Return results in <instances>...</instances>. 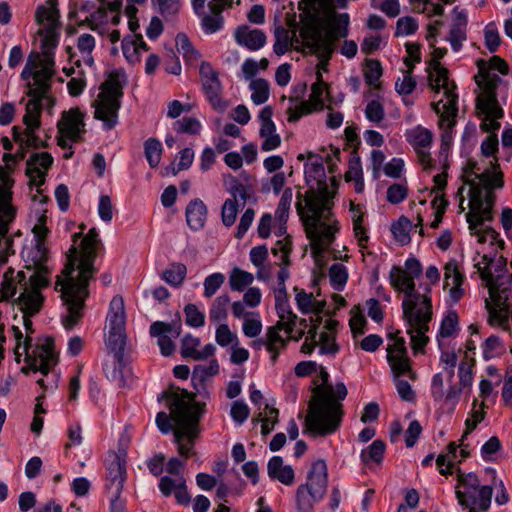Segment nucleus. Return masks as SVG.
Here are the masks:
<instances>
[{
    "mask_svg": "<svg viewBox=\"0 0 512 512\" xmlns=\"http://www.w3.org/2000/svg\"><path fill=\"white\" fill-rule=\"evenodd\" d=\"M84 229V226H81ZM83 230L72 236L73 245L67 253V263L61 275L57 276L55 290L61 292L65 313L62 315V324L72 329L82 318L84 303L88 297V284L96 273L94 261L97 251L102 247L98 232L91 228L80 243V250L76 247Z\"/></svg>",
    "mask_w": 512,
    "mask_h": 512,
    "instance_id": "obj_1",
    "label": "nucleus"
},
{
    "mask_svg": "<svg viewBox=\"0 0 512 512\" xmlns=\"http://www.w3.org/2000/svg\"><path fill=\"white\" fill-rule=\"evenodd\" d=\"M305 179L310 186L306 192V212L298 207L303 219L307 237L310 239L312 255L319 262L324 252L331 246L336 233L340 230L339 222L331 217L333 191L326 182L324 157L308 153L304 168Z\"/></svg>",
    "mask_w": 512,
    "mask_h": 512,
    "instance_id": "obj_2",
    "label": "nucleus"
},
{
    "mask_svg": "<svg viewBox=\"0 0 512 512\" xmlns=\"http://www.w3.org/2000/svg\"><path fill=\"white\" fill-rule=\"evenodd\" d=\"M167 401L170 414L164 411L156 415V425L161 433L173 432L178 453L189 457L193 453L194 441L199 436V422L205 404L195 401V395L184 389L166 390L158 400Z\"/></svg>",
    "mask_w": 512,
    "mask_h": 512,
    "instance_id": "obj_3",
    "label": "nucleus"
},
{
    "mask_svg": "<svg viewBox=\"0 0 512 512\" xmlns=\"http://www.w3.org/2000/svg\"><path fill=\"white\" fill-rule=\"evenodd\" d=\"M301 11V35L306 44V52L315 54L319 59L317 72L327 71L329 60L336 43L348 36L350 18L348 13L334 14L324 31L323 20L315 0H301L298 3Z\"/></svg>",
    "mask_w": 512,
    "mask_h": 512,
    "instance_id": "obj_4",
    "label": "nucleus"
},
{
    "mask_svg": "<svg viewBox=\"0 0 512 512\" xmlns=\"http://www.w3.org/2000/svg\"><path fill=\"white\" fill-rule=\"evenodd\" d=\"M390 280L396 290L404 293L403 317L407 323L412 349L415 353L422 352L429 342L426 334L430 329L429 323L433 315L431 287L428 284H420L419 289L422 292L416 291L415 280L398 266L391 269Z\"/></svg>",
    "mask_w": 512,
    "mask_h": 512,
    "instance_id": "obj_5",
    "label": "nucleus"
},
{
    "mask_svg": "<svg viewBox=\"0 0 512 512\" xmlns=\"http://www.w3.org/2000/svg\"><path fill=\"white\" fill-rule=\"evenodd\" d=\"M26 268L32 270L27 277L25 272H15L8 268L0 286V300H10L15 297L18 290H24L20 302L21 305L37 311L42 300V289L50 284V270L47 266V249L44 242H36L35 246L26 253Z\"/></svg>",
    "mask_w": 512,
    "mask_h": 512,
    "instance_id": "obj_6",
    "label": "nucleus"
},
{
    "mask_svg": "<svg viewBox=\"0 0 512 512\" xmlns=\"http://www.w3.org/2000/svg\"><path fill=\"white\" fill-rule=\"evenodd\" d=\"M319 377L322 384L315 389V398L310 403L305 419V431L314 436H325L334 433L340 426L342 418V401L347 396L344 383L334 387L329 384V373L320 366Z\"/></svg>",
    "mask_w": 512,
    "mask_h": 512,
    "instance_id": "obj_7",
    "label": "nucleus"
},
{
    "mask_svg": "<svg viewBox=\"0 0 512 512\" xmlns=\"http://www.w3.org/2000/svg\"><path fill=\"white\" fill-rule=\"evenodd\" d=\"M477 66L478 74L475 76V80L481 92L476 98V107L485 115L481 128L484 131L498 130L500 123L497 122V119L502 118L504 113L499 106L496 89L501 84L502 79L496 73L490 72V69L497 70L502 75H507L509 67L499 56H493L490 59L489 66L484 60H479Z\"/></svg>",
    "mask_w": 512,
    "mask_h": 512,
    "instance_id": "obj_8",
    "label": "nucleus"
},
{
    "mask_svg": "<svg viewBox=\"0 0 512 512\" xmlns=\"http://www.w3.org/2000/svg\"><path fill=\"white\" fill-rule=\"evenodd\" d=\"M465 174L466 184L470 186V211L466 214V219L473 229L483 218H491V208L495 203L493 189L503 186V175L501 172L493 173L489 169L481 171L478 164L473 161L468 162Z\"/></svg>",
    "mask_w": 512,
    "mask_h": 512,
    "instance_id": "obj_9",
    "label": "nucleus"
},
{
    "mask_svg": "<svg viewBox=\"0 0 512 512\" xmlns=\"http://www.w3.org/2000/svg\"><path fill=\"white\" fill-rule=\"evenodd\" d=\"M125 74L122 71H112L104 83L92 106L95 108L94 117L103 122L106 130H111L118 123V111L121 107Z\"/></svg>",
    "mask_w": 512,
    "mask_h": 512,
    "instance_id": "obj_10",
    "label": "nucleus"
},
{
    "mask_svg": "<svg viewBox=\"0 0 512 512\" xmlns=\"http://www.w3.org/2000/svg\"><path fill=\"white\" fill-rule=\"evenodd\" d=\"M457 479V499L462 506L469 508V512H475L476 508L485 511L490 507L492 487L480 485L475 473H462L458 470Z\"/></svg>",
    "mask_w": 512,
    "mask_h": 512,
    "instance_id": "obj_11",
    "label": "nucleus"
},
{
    "mask_svg": "<svg viewBox=\"0 0 512 512\" xmlns=\"http://www.w3.org/2000/svg\"><path fill=\"white\" fill-rule=\"evenodd\" d=\"M12 329L16 339L14 353L17 362H20V357L24 354L30 369L35 372L39 371L43 376H46L54 364V353L52 350L53 341L47 340L46 343L33 347L31 345V338L26 336L23 346H21V340L23 338L21 330L16 326H13Z\"/></svg>",
    "mask_w": 512,
    "mask_h": 512,
    "instance_id": "obj_12",
    "label": "nucleus"
},
{
    "mask_svg": "<svg viewBox=\"0 0 512 512\" xmlns=\"http://www.w3.org/2000/svg\"><path fill=\"white\" fill-rule=\"evenodd\" d=\"M327 481V465L324 460H317L312 464L306 483L297 489L296 502L300 511H309L322 499L326 493Z\"/></svg>",
    "mask_w": 512,
    "mask_h": 512,
    "instance_id": "obj_13",
    "label": "nucleus"
},
{
    "mask_svg": "<svg viewBox=\"0 0 512 512\" xmlns=\"http://www.w3.org/2000/svg\"><path fill=\"white\" fill-rule=\"evenodd\" d=\"M126 453H113L107 465L106 490L111 512L125 509V499L121 493L126 480Z\"/></svg>",
    "mask_w": 512,
    "mask_h": 512,
    "instance_id": "obj_14",
    "label": "nucleus"
},
{
    "mask_svg": "<svg viewBox=\"0 0 512 512\" xmlns=\"http://www.w3.org/2000/svg\"><path fill=\"white\" fill-rule=\"evenodd\" d=\"M431 83L433 89L438 90L441 86L444 87L447 97V103L444 106L445 111L441 115V120H439V127L442 130L441 145L444 148L445 146H449L452 142V130L456 124L455 118L458 113V95L455 93L456 85L453 83L450 84L448 81L446 70H440L436 82Z\"/></svg>",
    "mask_w": 512,
    "mask_h": 512,
    "instance_id": "obj_15",
    "label": "nucleus"
},
{
    "mask_svg": "<svg viewBox=\"0 0 512 512\" xmlns=\"http://www.w3.org/2000/svg\"><path fill=\"white\" fill-rule=\"evenodd\" d=\"M13 180L5 173L0 174V263L6 260L11 238L7 236L9 223L14 220L15 208L11 205Z\"/></svg>",
    "mask_w": 512,
    "mask_h": 512,
    "instance_id": "obj_16",
    "label": "nucleus"
},
{
    "mask_svg": "<svg viewBox=\"0 0 512 512\" xmlns=\"http://www.w3.org/2000/svg\"><path fill=\"white\" fill-rule=\"evenodd\" d=\"M200 82L205 97L213 109L223 112L228 102L222 98L223 87L219 73L209 62H202L199 69Z\"/></svg>",
    "mask_w": 512,
    "mask_h": 512,
    "instance_id": "obj_17",
    "label": "nucleus"
},
{
    "mask_svg": "<svg viewBox=\"0 0 512 512\" xmlns=\"http://www.w3.org/2000/svg\"><path fill=\"white\" fill-rule=\"evenodd\" d=\"M393 340V344L387 348V361L395 378L401 375H408L411 379H415V373L411 369L410 359L407 356V349L403 337L389 335Z\"/></svg>",
    "mask_w": 512,
    "mask_h": 512,
    "instance_id": "obj_18",
    "label": "nucleus"
},
{
    "mask_svg": "<svg viewBox=\"0 0 512 512\" xmlns=\"http://www.w3.org/2000/svg\"><path fill=\"white\" fill-rule=\"evenodd\" d=\"M149 333L157 338V344L163 356H171L175 351V344L172 338H178L181 333V323L172 321L170 323L155 321L150 325Z\"/></svg>",
    "mask_w": 512,
    "mask_h": 512,
    "instance_id": "obj_19",
    "label": "nucleus"
},
{
    "mask_svg": "<svg viewBox=\"0 0 512 512\" xmlns=\"http://www.w3.org/2000/svg\"><path fill=\"white\" fill-rule=\"evenodd\" d=\"M404 135L406 141L414 148L424 168L430 167L432 158L428 149L431 147L433 141L432 132L421 125H417L407 129Z\"/></svg>",
    "mask_w": 512,
    "mask_h": 512,
    "instance_id": "obj_20",
    "label": "nucleus"
},
{
    "mask_svg": "<svg viewBox=\"0 0 512 512\" xmlns=\"http://www.w3.org/2000/svg\"><path fill=\"white\" fill-rule=\"evenodd\" d=\"M230 193L232 197L226 199L221 210L222 222L227 227L235 223L239 208L244 207L249 198L247 188L236 179L232 181Z\"/></svg>",
    "mask_w": 512,
    "mask_h": 512,
    "instance_id": "obj_21",
    "label": "nucleus"
},
{
    "mask_svg": "<svg viewBox=\"0 0 512 512\" xmlns=\"http://www.w3.org/2000/svg\"><path fill=\"white\" fill-rule=\"evenodd\" d=\"M57 5L58 0H47L44 5L38 6L35 12L36 22L39 25L44 26V30H39V34H43L45 31V36L43 39L44 45H55L53 33L58 24V19L60 16Z\"/></svg>",
    "mask_w": 512,
    "mask_h": 512,
    "instance_id": "obj_22",
    "label": "nucleus"
},
{
    "mask_svg": "<svg viewBox=\"0 0 512 512\" xmlns=\"http://www.w3.org/2000/svg\"><path fill=\"white\" fill-rule=\"evenodd\" d=\"M466 276L455 259L449 260L444 266V289H449V298L453 304L465 295L464 283Z\"/></svg>",
    "mask_w": 512,
    "mask_h": 512,
    "instance_id": "obj_23",
    "label": "nucleus"
},
{
    "mask_svg": "<svg viewBox=\"0 0 512 512\" xmlns=\"http://www.w3.org/2000/svg\"><path fill=\"white\" fill-rule=\"evenodd\" d=\"M327 89V83L324 82L322 74L316 73V82L311 87L310 100L301 102V104L291 113L288 120L297 121L301 116L311 113L313 110L323 109L324 92Z\"/></svg>",
    "mask_w": 512,
    "mask_h": 512,
    "instance_id": "obj_24",
    "label": "nucleus"
},
{
    "mask_svg": "<svg viewBox=\"0 0 512 512\" xmlns=\"http://www.w3.org/2000/svg\"><path fill=\"white\" fill-rule=\"evenodd\" d=\"M53 164V157L48 152L34 153L26 162V175L29 177V184L37 186L40 192V186L45 182V176L48 169Z\"/></svg>",
    "mask_w": 512,
    "mask_h": 512,
    "instance_id": "obj_25",
    "label": "nucleus"
},
{
    "mask_svg": "<svg viewBox=\"0 0 512 512\" xmlns=\"http://www.w3.org/2000/svg\"><path fill=\"white\" fill-rule=\"evenodd\" d=\"M84 127V114L78 108L63 112L58 123L59 134L65 135L72 142L81 138L82 133L85 132Z\"/></svg>",
    "mask_w": 512,
    "mask_h": 512,
    "instance_id": "obj_26",
    "label": "nucleus"
},
{
    "mask_svg": "<svg viewBox=\"0 0 512 512\" xmlns=\"http://www.w3.org/2000/svg\"><path fill=\"white\" fill-rule=\"evenodd\" d=\"M274 37L273 50L278 56L284 55L290 47L297 51L306 52V44L302 41L301 29L299 30V36H297L296 31H290L278 25L275 27Z\"/></svg>",
    "mask_w": 512,
    "mask_h": 512,
    "instance_id": "obj_27",
    "label": "nucleus"
},
{
    "mask_svg": "<svg viewBox=\"0 0 512 512\" xmlns=\"http://www.w3.org/2000/svg\"><path fill=\"white\" fill-rule=\"evenodd\" d=\"M292 251V241L289 235L279 239L275 245L271 248L273 256L278 257V261L275 263L280 266L278 272V286H285V281L289 278L290 273L288 267L290 266V254Z\"/></svg>",
    "mask_w": 512,
    "mask_h": 512,
    "instance_id": "obj_28",
    "label": "nucleus"
},
{
    "mask_svg": "<svg viewBox=\"0 0 512 512\" xmlns=\"http://www.w3.org/2000/svg\"><path fill=\"white\" fill-rule=\"evenodd\" d=\"M234 38L238 45L250 51H257L266 44V35L260 29H252L247 25L238 26L234 32Z\"/></svg>",
    "mask_w": 512,
    "mask_h": 512,
    "instance_id": "obj_29",
    "label": "nucleus"
},
{
    "mask_svg": "<svg viewBox=\"0 0 512 512\" xmlns=\"http://www.w3.org/2000/svg\"><path fill=\"white\" fill-rule=\"evenodd\" d=\"M295 327L285 324L284 321H278L275 326L269 327L266 334V340L260 339L259 342L266 346L271 353V360L274 363L277 360L279 350L285 346V340L279 334L284 330L287 334H292Z\"/></svg>",
    "mask_w": 512,
    "mask_h": 512,
    "instance_id": "obj_30",
    "label": "nucleus"
},
{
    "mask_svg": "<svg viewBox=\"0 0 512 512\" xmlns=\"http://www.w3.org/2000/svg\"><path fill=\"white\" fill-rule=\"evenodd\" d=\"M267 474L272 480H278L286 486L294 483L295 473L290 465H284L280 456H273L267 464Z\"/></svg>",
    "mask_w": 512,
    "mask_h": 512,
    "instance_id": "obj_31",
    "label": "nucleus"
},
{
    "mask_svg": "<svg viewBox=\"0 0 512 512\" xmlns=\"http://www.w3.org/2000/svg\"><path fill=\"white\" fill-rule=\"evenodd\" d=\"M249 257L252 264L257 268L256 278L267 282L272 276L271 266L265 264L268 258V248L265 245L255 246L250 250Z\"/></svg>",
    "mask_w": 512,
    "mask_h": 512,
    "instance_id": "obj_32",
    "label": "nucleus"
},
{
    "mask_svg": "<svg viewBox=\"0 0 512 512\" xmlns=\"http://www.w3.org/2000/svg\"><path fill=\"white\" fill-rule=\"evenodd\" d=\"M186 221L188 226L194 230L204 227L207 218V207L200 199H194L186 207Z\"/></svg>",
    "mask_w": 512,
    "mask_h": 512,
    "instance_id": "obj_33",
    "label": "nucleus"
},
{
    "mask_svg": "<svg viewBox=\"0 0 512 512\" xmlns=\"http://www.w3.org/2000/svg\"><path fill=\"white\" fill-rule=\"evenodd\" d=\"M109 331H125L124 301L119 295L112 298L107 315Z\"/></svg>",
    "mask_w": 512,
    "mask_h": 512,
    "instance_id": "obj_34",
    "label": "nucleus"
},
{
    "mask_svg": "<svg viewBox=\"0 0 512 512\" xmlns=\"http://www.w3.org/2000/svg\"><path fill=\"white\" fill-rule=\"evenodd\" d=\"M350 211L352 213V223L355 238L358 241V245L361 248H366L369 241V236L363 225V212L359 205H355L353 202L350 204Z\"/></svg>",
    "mask_w": 512,
    "mask_h": 512,
    "instance_id": "obj_35",
    "label": "nucleus"
},
{
    "mask_svg": "<svg viewBox=\"0 0 512 512\" xmlns=\"http://www.w3.org/2000/svg\"><path fill=\"white\" fill-rule=\"evenodd\" d=\"M43 100L42 98H31L26 104L23 122L28 130H37L39 128Z\"/></svg>",
    "mask_w": 512,
    "mask_h": 512,
    "instance_id": "obj_36",
    "label": "nucleus"
},
{
    "mask_svg": "<svg viewBox=\"0 0 512 512\" xmlns=\"http://www.w3.org/2000/svg\"><path fill=\"white\" fill-rule=\"evenodd\" d=\"M230 301L231 299L228 294H221L213 300L209 310V318L212 322L217 323L227 319Z\"/></svg>",
    "mask_w": 512,
    "mask_h": 512,
    "instance_id": "obj_37",
    "label": "nucleus"
},
{
    "mask_svg": "<svg viewBox=\"0 0 512 512\" xmlns=\"http://www.w3.org/2000/svg\"><path fill=\"white\" fill-rule=\"evenodd\" d=\"M33 80L35 87L32 88L30 82H28L29 89L27 95L30 98H42L45 100H50L48 93L51 88V77L35 73Z\"/></svg>",
    "mask_w": 512,
    "mask_h": 512,
    "instance_id": "obj_38",
    "label": "nucleus"
},
{
    "mask_svg": "<svg viewBox=\"0 0 512 512\" xmlns=\"http://www.w3.org/2000/svg\"><path fill=\"white\" fill-rule=\"evenodd\" d=\"M106 344L108 348L114 353L115 359L121 363L126 346L125 331H108Z\"/></svg>",
    "mask_w": 512,
    "mask_h": 512,
    "instance_id": "obj_39",
    "label": "nucleus"
},
{
    "mask_svg": "<svg viewBox=\"0 0 512 512\" xmlns=\"http://www.w3.org/2000/svg\"><path fill=\"white\" fill-rule=\"evenodd\" d=\"M254 281L253 274L238 267L232 269L229 275V285L232 291L242 292Z\"/></svg>",
    "mask_w": 512,
    "mask_h": 512,
    "instance_id": "obj_40",
    "label": "nucleus"
},
{
    "mask_svg": "<svg viewBox=\"0 0 512 512\" xmlns=\"http://www.w3.org/2000/svg\"><path fill=\"white\" fill-rule=\"evenodd\" d=\"M386 445L382 440H375L367 449L362 450L361 459L366 465L380 464L383 461Z\"/></svg>",
    "mask_w": 512,
    "mask_h": 512,
    "instance_id": "obj_41",
    "label": "nucleus"
},
{
    "mask_svg": "<svg viewBox=\"0 0 512 512\" xmlns=\"http://www.w3.org/2000/svg\"><path fill=\"white\" fill-rule=\"evenodd\" d=\"M492 217L490 219L483 218L480 223L475 224L474 228H471V225L469 224V229L471 231V234L476 235L478 237V241L480 243H485L487 241H490L491 244L498 243L499 246L502 248L504 246V241L501 239H498L499 233L494 230L491 227H486L484 229H480L479 227L483 225L485 221H491Z\"/></svg>",
    "mask_w": 512,
    "mask_h": 512,
    "instance_id": "obj_42",
    "label": "nucleus"
},
{
    "mask_svg": "<svg viewBox=\"0 0 512 512\" xmlns=\"http://www.w3.org/2000/svg\"><path fill=\"white\" fill-rule=\"evenodd\" d=\"M187 274V268L182 263H172L166 270L162 273V278L169 285L178 287L180 286Z\"/></svg>",
    "mask_w": 512,
    "mask_h": 512,
    "instance_id": "obj_43",
    "label": "nucleus"
},
{
    "mask_svg": "<svg viewBox=\"0 0 512 512\" xmlns=\"http://www.w3.org/2000/svg\"><path fill=\"white\" fill-rule=\"evenodd\" d=\"M483 358L490 360L505 353V346L502 339L497 335L489 336L482 345Z\"/></svg>",
    "mask_w": 512,
    "mask_h": 512,
    "instance_id": "obj_44",
    "label": "nucleus"
},
{
    "mask_svg": "<svg viewBox=\"0 0 512 512\" xmlns=\"http://www.w3.org/2000/svg\"><path fill=\"white\" fill-rule=\"evenodd\" d=\"M412 228L411 221L402 216L398 219L397 222L393 223L391 226V232L397 242L401 245H406L410 242V230Z\"/></svg>",
    "mask_w": 512,
    "mask_h": 512,
    "instance_id": "obj_45",
    "label": "nucleus"
},
{
    "mask_svg": "<svg viewBox=\"0 0 512 512\" xmlns=\"http://www.w3.org/2000/svg\"><path fill=\"white\" fill-rule=\"evenodd\" d=\"M162 144L156 138H149L144 143V154L151 168H156L162 155Z\"/></svg>",
    "mask_w": 512,
    "mask_h": 512,
    "instance_id": "obj_46",
    "label": "nucleus"
},
{
    "mask_svg": "<svg viewBox=\"0 0 512 512\" xmlns=\"http://www.w3.org/2000/svg\"><path fill=\"white\" fill-rule=\"evenodd\" d=\"M252 91L251 99L254 104L260 105L265 103L269 98V83L262 78L252 80L249 85Z\"/></svg>",
    "mask_w": 512,
    "mask_h": 512,
    "instance_id": "obj_47",
    "label": "nucleus"
},
{
    "mask_svg": "<svg viewBox=\"0 0 512 512\" xmlns=\"http://www.w3.org/2000/svg\"><path fill=\"white\" fill-rule=\"evenodd\" d=\"M365 117L372 123L376 124L378 127L383 128L382 124L385 118V110L383 104L377 100H371L365 107Z\"/></svg>",
    "mask_w": 512,
    "mask_h": 512,
    "instance_id": "obj_48",
    "label": "nucleus"
},
{
    "mask_svg": "<svg viewBox=\"0 0 512 512\" xmlns=\"http://www.w3.org/2000/svg\"><path fill=\"white\" fill-rule=\"evenodd\" d=\"M176 46L178 52L183 55L187 62L193 63L194 61L198 60L200 56L199 52L194 49L190 40L185 34H178L176 36Z\"/></svg>",
    "mask_w": 512,
    "mask_h": 512,
    "instance_id": "obj_49",
    "label": "nucleus"
},
{
    "mask_svg": "<svg viewBox=\"0 0 512 512\" xmlns=\"http://www.w3.org/2000/svg\"><path fill=\"white\" fill-rule=\"evenodd\" d=\"M329 278L333 288L341 291L348 280L347 268L340 263L333 264L329 269Z\"/></svg>",
    "mask_w": 512,
    "mask_h": 512,
    "instance_id": "obj_50",
    "label": "nucleus"
},
{
    "mask_svg": "<svg viewBox=\"0 0 512 512\" xmlns=\"http://www.w3.org/2000/svg\"><path fill=\"white\" fill-rule=\"evenodd\" d=\"M382 76V67L378 60L369 59L364 68L365 82L371 87H378V82Z\"/></svg>",
    "mask_w": 512,
    "mask_h": 512,
    "instance_id": "obj_51",
    "label": "nucleus"
},
{
    "mask_svg": "<svg viewBox=\"0 0 512 512\" xmlns=\"http://www.w3.org/2000/svg\"><path fill=\"white\" fill-rule=\"evenodd\" d=\"M173 128L178 133L196 135L200 133L202 126L200 121L195 117H183L174 122Z\"/></svg>",
    "mask_w": 512,
    "mask_h": 512,
    "instance_id": "obj_52",
    "label": "nucleus"
},
{
    "mask_svg": "<svg viewBox=\"0 0 512 512\" xmlns=\"http://www.w3.org/2000/svg\"><path fill=\"white\" fill-rule=\"evenodd\" d=\"M201 16V27L206 34H213L223 28L224 19L222 15H209L203 10V13L198 14Z\"/></svg>",
    "mask_w": 512,
    "mask_h": 512,
    "instance_id": "obj_53",
    "label": "nucleus"
},
{
    "mask_svg": "<svg viewBox=\"0 0 512 512\" xmlns=\"http://www.w3.org/2000/svg\"><path fill=\"white\" fill-rule=\"evenodd\" d=\"M224 282H225V276H224V274H222L220 272H215V273L208 275L204 279V283H203V286H204L203 296L205 298H211L213 295L216 294V292L220 289V287L224 284Z\"/></svg>",
    "mask_w": 512,
    "mask_h": 512,
    "instance_id": "obj_54",
    "label": "nucleus"
},
{
    "mask_svg": "<svg viewBox=\"0 0 512 512\" xmlns=\"http://www.w3.org/2000/svg\"><path fill=\"white\" fill-rule=\"evenodd\" d=\"M273 109L271 106H265L261 109L258 118L261 122L259 135L265 136L271 133H276V125L272 120Z\"/></svg>",
    "mask_w": 512,
    "mask_h": 512,
    "instance_id": "obj_55",
    "label": "nucleus"
},
{
    "mask_svg": "<svg viewBox=\"0 0 512 512\" xmlns=\"http://www.w3.org/2000/svg\"><path fill=\"white\" fill-rule=\"evenodd\" d=\"M317 341L318 346L320 347L319 353L322 355L334 356L339 350V346L336 343L333 334H330L328 332H322L320 334L319 340Z\"/></svg>",
    "mask_w": 512,
    "mask_h": 512,
    "instance_id": "obj_56",
    "label": "nucleus"
},
{
    "mask_svg": "<svg viewBox=\"0 0 512 512\" xmlns=\"http://www.w3.org/2000/svg\"><path fill=\"white\" fill-rule=\"evenodd\" d=\"M185 322L188 326L198 328L202 327L205 323V315L200 311L196 305L188 304L184 308Z\"/></svg>",
    "mask_w": 512,
    "mask_h": 512,
    "instance_id": "obj_57",
    "label": "nucleus"
},
{
    "mask_svg": "<svg viewBox=\"0 0 512 512\" xmlns=\"http://www.w3.org/2000/svg\"><path fill=\"white\" fill-rule=\"evenodd\" d=\"M413 67L411 66L405 72L402 79H398L395 83V89L400 95H409L416 87V81L412 77Z\"/></svg>",
    "mask_w": 512,
    "mask_h": 512,
    "instance_id": "obj_58",
    "label": "nucleus"
},
{
    "mask_svg": "<svg viewBox=\"0 0 512 512\" xmlns=\"http://www.w3.org/2000/svg\"><path fill=\"white\" fill-rule=\"evenodd\" d=\"M275 308L279 316V321H284L285 324L292 327L296 326L298 318L297 315L292 312L288 301L275 303Z\"/></svg>",
    "mask_w": 512,
    "mask_h": 512,
    "instance_id": "obj_59",
    "label": "nucleus"
},
{
    "mask_svg": "<svg viewBox=\"0 0 512 512\" xmlns=\"http://www.w3.org/2000/svg\"><path fill=\"white\" fill-rule=\"evenodd\" d=\"M418 29V23L413 17H401L397 20L396 36H406L414 34Z\"/></svg>",
    "mask_w": 512,
    "mask_h": 512,
    "instance_id": "obj_60",
    "label": "nucleus"
},
{
    "mask_svg": "<svg viewBox=\"0 0 512 512\" xmlns=\"http://www.w3.org/2000/svg\"><path fill=\"white\" fill-rule=\"evenodd\" d=\"M485 45L493 53L500 45V35L494 23H489L484 29Z\"/></svg>",
    "mask_w": 512,
    "mask_h": 512,
    "instance_id": "obj_61",
    "label": "nucleus"
},
{
    "mask_svg": "<svg viewBox=\"0 0 512 512\" xmlns=\"http://www.w3.org/2000/svg\"><path fill=\"white\" fill-rule=\"evenodd\" d=\"M200 345V339L192 336L191 334H187L182 339L181 345V355L184 358H195V355L198 351V346Z\"/></svg>",
    "mask_w": 512,
    "mask_h": 512,
    "instance_id": "obj_62",
    "label": "nucleus"
},
{
    "mask_svg": "<svg viewBox=\"0 0 512 512\" xmlns=\"http://www.w3.org/2000/svg\"><path fill=\"white\" fill-rule=\"evenodd\" d=\"M151 2L165 17L177 14L181 6L180 0H151Z\"/></svg>",
    "mask_w": 512,
    "mask_h": 512,
    "instance_id": "obj_63",
    "label": "nucleus"
},
{
    "mask_svg": "<svg viewBox=\"0 0 512 512\" xmlns=\"http://www.w3.org/2000/svg\"><path fill=\"white\" fill-rule=\"evenodd\" d=\"M255 317H246L243 322V333L249 338L257 337L262 331V322L259 314H253Z\"/></svg>",
    "mask_w": 512,
    "mask_h": 512,
    "instance_id": "obj_64",
    "label": "nucleus"
}]
</instances>
